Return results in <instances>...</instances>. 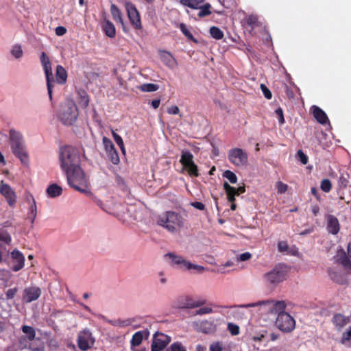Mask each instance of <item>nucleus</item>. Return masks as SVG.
Returning <instances> with one entry per match:
<instances>
[{
	"instance_id": "50",
	"label": "nucleus",
	"mask_w": 351,
	"mask_h": 351,
	"mask_svg": "<svg viewBox=\"0 0 351 351\" xmlns=\"http://www.w3.org/2000/svg\"><path fill=\"white\" fill-rule=\"evenodd\" d=\"M351 341V326L348 328V329L344 332L342 335L341 342V343H345L347 341Z\"/></svg>"
},
{
	"instance_id": "26",
	"label": "nucleus",
	"mask_w": 351,
	"mask_h": 351,
	"mask_svg": "<svg viewBox=\"0 0 351 351\" xmlns=\"http://www.w3.org/2000/svg\"><path fill=\"white\" fill-rule=\"evenodd\" d=\"M9 134L11 147L15 146L16 145H20L21 143H24L22 134L15 130L11 129L10 130Z\"/></svg>"
},
{
	"instance_id": "36",
	"label": "nucleus",
	"mask_w": 351,
	"mask_h": 351,
	"mask_svg": "<svg viewBox=\"0 0 351 351\" xmlns=\"http://www.w3.org/2000/svg\"><path fill=\"white\" fill-rule=\"evenodd\" d=\"M180 29L183 34L189 40L193 41L195 43H197L198 41L196 38H195L190 32V30L187 28L186 25L184 23L180 24Z\"/></svg>"
},
{
	"instance_id": "24",
	"label": "nucleus",
	"mask_w": 351,
	"mask_h": 351,
	"mask_svg": "<svg viewBox=\"0 0 351 351\" xmlns=\"http://www.w3.org/2000/svg\"><path fill=\"white\" fill-rule=\"evenodd\" d=\"M348 318L341 313H336L332 318V323L338 330L342 329L348 322Z\"/></svg>"
},
{
	"instance_id": "42",
	"label": "nucleus",
	"mask_w": 351,
	"mask_h": 351,
	"mask_svg": "<svg viewBox=\"0 0 351 351\" xmlns=\"http://www.w3.org/2000/svg\"><path fill=\"white\" fill-rule=\"evenodd\" d=\"M108 157L109 158V160L114 164V165H118L120 162L119 156L118 154L117 151L116 149H114L113 150L107 152Z\"/></svg>"
},
{
	"instance_id": "11",
	"label": "nucleus",
	"mask_w": 351,
	"mask_h": 351,
	"mask_svg": "<svg viewBox=\"0 0 351 351\" xmlns=\"http://www.w3.org/2000/svg\"><path fill=\"white\" fill-rule=\"evenodd\" d=\"M77 341L79 348L86 351L94 345L95 339L89 330L84 329L78 334Z\"/></svg>"
},
{
	"instance_id": "54",
	"label": "nucleus",
	"mask_w": 351,
	"mask_h": 351,
	"mask_svg": "<svg viewBox=\"0 0 351 351\" xmlns=\"http://www.w3.org/2000/svg\"><path fill=\"white\" fill-rule=\"evenodd\" d=\"M261 89L265 98H267V99H271V97H272L271 92L265 84H261Z\"/></svg>"
},
{
	"instance_id": "48",
	"label": "nucleus",
	"mask_w": 351,
	"mask_h": 351,
	"mask_svg": "<svg viewBox=\"0 0 351 351\" xmlns=\"http://www.w3.org/2000/svg\"><path fill=\"white\" fill-rule=\"evenodd\" d=\"M102 141L106 152H110L115 149L113 143L110 138L104 136Z\"/></svg>"
},
{
	"instance_id": "5",
	"label": "nucleus",
	"mask_w": 351,
	"mask_h": 351,
	"mask_svg": "<svg viewBox=\"0 0 351 351\" xmlns=\"http://www.w3.org/2000/svg\"><path fill=\"white\" fill-rule=\"evenodd\" d=\"M289 268L287 265L278 264L270 271L266 273L263 278L267 285L276 287L278 284L286 280Z\"/></svg>"
},
{
	"instance_id": "47",
	"label": "nucleus",
	"mask_w": 351,
	"mask_h": 351,
	"mask_svg": "<svg viewBox=\"0 0 351 351\" xmlns=\"http://www.w3.org/2000/svg\"><path fill=\"white\" fill-rule=\"evenodd\" d=\"M186 269L188 270L194 269L196 270L198 273H202L205 271V268L203 266L193 264L189 261L186 263Z\"/></svg>"
},
{
	"instance_id": "7",
	"label": "nucleus",
	"mask_w": 351,
	"mask_h": 351,
	"mask_svg": "<svg viewBox=\"0 0 351 351\" xmlns=\"http://www.w3.org/2000/svg\"><path fill=\"white\" fill-rule=\"evenodd\" d=\"M180 162L190 176L198 177L199 176L198 167L193 161V155L189 151L182 152Z\"/></svg>"
},
{
	"instance_id": "14",
	"label": "nucleus",
	"mask_w": 351,
	"mask_h": 351,
	"mask_svg": "<svg viewBox=\"0 0 351 351\" xmlns=\"http://www.w3.org/2000/svg\"><path fill=\"white\" fill-rule=\"evenodd\" d=\"M41 289L36 286L25 288L23 292L22 300L24 303H30L37 300L41 295Z\"/></svg>"
},
{
	"instance_id": "33",
	"label": "nucleus",
	"mask_w": 351,
	"mask_h": 351,
	"mask_svg": "<svg viewBox=\"0 0 351 351\" xmlns=\"http://www.w3.org/2000/svg\"><path fill=\"white\" fill-rule=\"evenodd\" d=\"M285 308L286 304L284 301H278L273 304L271 312L277 313L278 315H279V313H286V312H285Z\"/></svg>"
},
{
	"instance_id": "49",
	"label": "nucleus",
	"mask_w": 351,
	"mask_h": 351,
	"mask_svg": "<svg viewBox=\"0 0 351 351\" xmlns=\"http://www.w3.org/2000/svg\"><path fill=\"white\" fill-rule=\"evenodd\" d=\"M297 157L302 164L306 165L308 163V156L303 152L302 150L299 149L297 152Z\"/></svg>"
},
{
	"instance_id": "1",
	"label": "nucleus",
	"mask_w": 351,
	"mask_h": 351,
	"mask_svg": "<svg viewBox=\"0 0 351 351\" xmlns=\"http://www.w3.org/2000/svg\"><path fill=\"white\" fill-rule=\"evenodd\" d=\"M66 175L69 186L82 193H88V180L80 164L73 168L64 171Z\"/></svg>"
},
{
	"instance_id": "22",
	"label": "nucleus",
	"mask_w": 351,
	"mask_h": 351,
	"mask_svg": "<svg viewBox=\"0 0 351 351\" xmlns=\"http://www.w3.org/2000/svg\"><path fill=\"white\" fill-rule=\"evenodd\" d=\"M104 34L109 38H114L116 36V28L114 24L107 19H104L101 23Z\"/></svg>"
},
{
	"instance_id": "41",
	"label": "nucleus",
	"mask_w": 351,
	"mask_h": 351,
	"mask_svg": "<svg viewBox=\"0 0 351 351\" xmlns=\"http://www.w3.org/2000/svg\"><path fill=\"white\" fill-rule=\"evenodd\" d=\"M199 327L202 332L208 333L213 330V324L212 322L205 320L200 323Z\"/></svg>"
},
{
	"instance_id": "18",
	"label": "nucleus",
	"mask_w": 351,
	"mask_h": 351,
	"mask_svg": "<svg viewBox=\"0 0 351 351\" xmlns=\"http://www.w3.org/2000/svg\"><path fill=\"white\" fill-rule=\"evenodd\" d=\"M326 222V228L329 233L335 235L339 232L340 224L338 219L335 216L332 215H327Z\"/></svg>"
},
{
	"instance_id": "15",
	"label": "nucleus",
	"mask_w": 351,
	"mask_h": 351,
	"mask_svg": "<svg viewBox=\"0 0 351 351\" xmlns=\"http://www.w3.org/2000/svg\"><path fill=\"white\" fill-rule=\"evenodd\" d=\"M11 269L13 271H18L22 269L25 265V256L17 249H14L10 253Z\"/></svg>"
},
{
	"instance_id": "46",
	"label": "nucleus",
	"mask_w": 351,
	"mask_h": 351,
	"mask_svg": "<svg viewBox=\"0 0 351 351\" xmlns=\"http://www.w3.org/2000/svg\"><path fill=\"white\" fill-rule=\"evenodd\" d=\"M320 188L325 193L330 192L332 189L331 182L328 179L322 180L321 182Z\"/></svg>"
},
{
	"instance_id": "53",
	"label": "nucleus",
	"mask_w": 351,
	"mask_h": 351,
	"mask_svg": "<svg viewBox=\"0 0 351 351\" xmlns=\"http://www.w3.org/2000/svg\"><path fill=\"white\" fill-rule=\"evenodd\" d=\"M171 351H186L180 342H175L169 348Z\"/></svg>"
},
{
	"instance_id": "38",
	"label": "nucleus",
	"mask_w": 351,
	"mask_h": 351,
	"mask_svg": "<svg viewBox=\"0 0 351 351\" xmlns=\"http://www.w3.org/2000/svg\"><path fill=\"white\" fill-rule=\"evenodd\" d=\"M270 303V302L269 300H263V301H259L258 302H255V303H250V304H242V305H239V306H222L223 308H236V307H241V308H250V307H255V306H260V305H262V304H269Z\"/></svg>"
},
{
	"instance_id": "64",
	"label": "nucleus",
	"mask_w": 351,
	"mask_h": 351,
	"mask_svg": "<svg viewBox=\"0 0 351 351\" xmlns=\"http://www.w3.org/2000/svg\"><path fill=\"white\" fill-rule=\"evenodd\" d=\"M55 32L57 36H63L66 33V29L63 26H58L56 28Z\"/></svg>"
},
{
	"instance_id": "58",
	"label": "nucleus",
	"mask_w": 351,
	"mask_h": 351,
	"mask_svg": "<svg viewBox=\"0 0 351 351\" xmlns=\"http://www.w3.org/2000/svg\"><path fill=\"white\" fill-rule=\"evenodd\" d=\"M17 291L18 289L16 287L8 289L5 293L6 298L8 300L14 298Z\"/></svg>"
},
{
	"instance_id": "55",
	"label": "nucleus",
	"mask_w": 351,
	"mask_h": 351,
	"mask_svg": "<svg viewBox=\"0 0 351 351\" xmlns=\"http://www.w3.org/2000/svg\"><path fill=\"white\" fill-rule=\"evenodd\" d=\"M276 188L279 193H285L287 191L288 186L281 181H278L276 183Z\"/></svg>"
},
{
	"instance_id": "34",
	"label": "nucleus",
	"mask_w": 351,
	"mask_h": 351,
	"mask_svg": "<svg viewBox=\"0 0 351 351\" xmlns=\"http://www.w3.org/2000/svg\"><path fill=\"white\" fill-rule=\"evenodd\" d=\"M143 339V333L142 331H138L135 332L130 341L131 346H139Z\"/></svg>"
},
{
	"instance_id": "44",
	"label": "nucleus",
	"mask_w": 351,
	"mask_h": 351,
	"mask_svg": "<svg viewBox=\"0 0 351 351\" xmlns=\"http://www.w3.org/2000/svg\"><path fill=\"white\" fill-rule=\"evenodd\" d=\"M210 7L211 6L209 3H206V4L204 5L203 6H202L200 5V8H198L200 10V11L198 13V16L204 17V16L210 15L211 14V12L210 10Z\"/></svg>"
},
{
	"instance_id": "19",
	"label": "nucleus",
	"mask_w": 351,
	"mask_h": 351,
	"mask_svg": "<svg viewBox=\"0 0 351 351\" xmlns=\"http://www.w3.org/2000/svg\"><path fill=\"white\" fill-rule=\"evenodd\" d=\"M13 154L20 159L22 163L26 164L28 162V154L27 153L24 143L16 145L11 147Z\"/></svg>"
},
{
	"instance_id": "63",
	"label": "nucleus",
	"mask_w": 351,
	"mask_h": 351,
	"mask_svg": "<svg viewBox=\"0 0 351 351\" xmlns=\"http://www.w3.org/2000/svg\"><path fill=\"white\" fill-rule=\"evenodd\" d=\"M80 104L82 107L86 108L89 104V99L86 94L82 95L80 98Z\"/></svg>"
},
{
	"instance_id": "32",
	"label": "nucleus",
	"mask_w": 351,
	"mask_h": 351,
	"mask_svg": "<svg viewBox=\"0 0 351 351\" xmlns=\"http://www.w3.org/2000/svg\"><path fill=\"white\" fill-rule=\"evenodd\" d=\"M180 2L184 6L193 9H198L200 8V5L204 2V0H180Z\"/></svg>"
},
{
	"instance_id": "37",
	"label": "nucleus",
	"mask_w": 351,
	"mask_h": 351,
	"mask_svg": "<svg viewBox=\"0 0 351 351\" xmlns=\"http://www.w3.org/2000/svg\"><path fill=\"white\" fill-rule=\"evenodd\" d=\"M209 32L210 36L216 40H221L224 36L223 32L218 27L215 26L211 27Z\"/></svg>"
},
{
	"instance_id": "17",
	"label": "nucleus",
	"mask_w": 351,
	"mask_h": 351,
	"mask_svg": "<svg viewBox=\"0 0 351 351\" xmlns=\"http://www.w3.org/2000/svg\"><path fill=\"white\" fill-rule=\"evenodd\" d=\"M110 13L112 16L113 20L117 23H119L123 29V31L125 33H128L130 29L128 27H127L123 22L122 13L119 8L114 3H112L110 5Z\"/></svg>"
},
{
	"instance_id": "28",
	"label": "nucleus",
	"mask_w": 351,
	"mask_h": 351,
	"mask_svg": "<svg viewBox=\"0 0 351 351\" xmlns=\"http://www.w3.org/2000/svg\"><path fill=\"white\" fill-rule=\"evenodd\" d=\"M328 274L330 278V279L338 284H343L345 282V278L344 276L339 273L338 271H335L332 268H328Z\"/></svg>"
},
{
	"instance_id": "35",
	"label": "nucleus",
	"mask_w": 351,
	"mask_h": 351,
	"mask_svg": "<svg viewBox=\"0 0 351 351\" xmlns=\"http://www.w3.org/2000/svg\"><path fill=\"white\" fill-rule=\"evenodd\" d=\"M159 86L152 83H146L138 86V89L142 92H154L158 90Z\"/></svg>"
},
{
	"instance_id": "10",
	"label": "nucleus",
	"mask_w": 351,
	"mask_h": 351,
	"mask_svg": "<svg viewBox=\"0 0 351 351\" xmlns=\"http://www.w3.org/2000/svg\"><path fill=\"white\" fill-rule=\"evenodd\" d=\"M125 9L128 17L133 28L136 30H141L143 29V25L140 14L136 6L132 3L128 2L125 4Z\"/></svg>"
},
{
	"instance_id": "39",
	"label": "nucleus",
	"mask_w": 351,
	"mask_h": 351,
	"mask_svg": "<svg viewBox=\"0 0 351 351\" xmlns=\"http://www.w3.org/2000/svg\"><path fill=\"white\" fill-rule=\"evenodd\" d=\"M245 21L249 27L252 29H254L255 27L259 25V23L258 21V17L256 15L250 14L245 18Z\"/></svg>"
},
{
	"instance_id": "43",
	"label": "nucleus",
	"mask_w": 351,
	"mask_h": 351,
	"mask_svg": "<svg viewBox=\"0 0 351 351\" xmlns=\"http://www.w3.org/2000/svg\"><path fill=\"white\" fill-rule=\"evenodd\" d=\"M349 175L341 174L338 179V186L340 189H346L349 183Z\"/></svg>"
},
{
	"instance_id": "29",
	"label": "nucleus",
	"mask_w": 351,
	"mask_h": 351,
	"mask_svg": "<svg viewBox=\"0 0 351 351\" xmlns=\"http://www.w3.org/2000/svg\"><path fill=\"white\" fill-rule=\"evenodd\" d=\"M165 256L169 257L171 259L173 265H182L186 268V263H188V261L184 260L182 256L176 255L171 252L167 253L165 254Z\"/></svg>"
},
{
	"instance_id": "12",
	"label": "nucleus",
	"mask_w": 351,
	"mask_h": 351,
	"mask_svg": "<svg viewBox=\"0 0 351 351\" xmlns=\"http://www.w3.org/2000/svg\"><path fill=\"white\" fill-rule=\"evenodd\" d=\"M0 193L5 198L6 202L11 208H14L16 203V194L11 186L1 181L0 184Z\"/></svg>"
},
{
	"instance_id": "56",
	"label": "nucleus",
	"mask_w": 351,
	"mask_h": 351,
	"mask_svg": "<svg viewBox=\"0 0 351 351\" xmlns=\"http://www.w3.org/2000/svg\"><path fill=\"white\" fill-rule=\"evenodd\" d=\"M12 54L16 58H19L23 55V51L20 46H14L12 50Z\"/></svg>"
},
{
	"instance_id": "13",
	"label": "nucleus",
	"mask_w": 351,
	"mask_h": 351,
	"mask_svg": "<svg viewBox=\"0 0 351 351\" xmlns=\"http://www.w3.org/2000/svg\"><path fill=\"white\" fill-rule=\"evenodd\" d=\"M171 341V337L163 333L156 332L152 343L151 351H162Z\"/></svg>"
},
{
	"instance_id": "40",
	"label": "nucleus",
	"mask_w": 351,
	"mask_h": 351,
	"mask_svg": "<svg viewBox=\"0 0 351 351\" xmlns=\"http://www.w3.org/2000/svg\"><path fill=\"white\" fill-rule=\"evenodd\" d=\"M108 322L114 326L125 327L131 324L132 322L130 319H116L108 320Z\"/></svg>"
},
{
	"instance_id": "3",
	"label": "nucleus",
	"mask_w": 351,
	"mask_h": 351,
	"mask_svg": "<svg viewBox=\"0 0 351 351\" xmlns=\"http://www.w3.org/2000/svg\"><path fill=\"white\" fill-rule=\"evenodd\" d=\"M58 120L65 125H73L78 117V108L73 99H66L57 113Z\"/></svg>"
},
{
	"instance_id": "57",
	"label": "nucleus",
	"mask_w": 351,
	"mask_h": 351,
	"mask_svg": "<svg viewBox=\"0 0 351 351\" xmlns=\"http://www.w3.org/2000/svg\"><path fill=\"white\" fill-rule=\"evenodd\" d=\"M112 134L114 141L119 145V147H123V145L124 143H123V141L121 136L120 135H119L118 134H117L114 131L112 132Z\"/></svg>"
},
{
	"instance_id": "4",
	"label": "nucleus",
	"mask_w": 351,
	"mask_h": 351,
	"mask_svg": "<svg viewBox=\"0 0 351 351\" xmlns=\"http://www.w3.org/2000/svg\"><path fill=\"white\" fill-rule=\"evenodd\" d=\"M158 224L165 228L168 231L174 232L183 226V218L178 213L173 211H167L159 216Z\"/></svg>"
},
{
	"instance_id": "51",
	"label": "nucleus",
	"mask_w": 351,
	"mask_h": 351,
	"mask_svg": "<svg viewBox=\"0 0 351 351\" xmlns=\"http://www.w3.org/2000/svg\"><path fill=\"white\" fill-rule=\"evenodd\" d=\"M228 330L232 335H237L239 333V327L233 323H228Z\"/></svg>"
},
{
	"instance_id": "61",
	"label": "nucleus",
	"mask_w": 351,
	"mask_h": 351,
	"mask_svg": "<svg viewBox=\"0 0 351 351\" xmlns=\"http://www.w3.org/2000/svg\"><path fill=\"white\" fill-rule=\"evenodd\" d=\"M213 313V309L210 307H202L196 311L195 315H204Z\"/></svg>"
},
{
	"instance_id": "8",
	"label": "nucleus",
	"mask_w": 351,
	"mask_h": 351,
	"mask_svg": "<svg viewBox=\"0 0 351 351\" xmlns=\"http://www.w3.org/2000/svg\"><path fill=\"white\" fill-rule=\"evenodd\" d=\"M276 327L282 332L292 331L295 326V322L289 313H279L275 322Z\"/></svg>"
},
{
	"instance_id": "52",
	"label": "nucleus",
	"mask_w": 351,
	"mask_h": 351,
	"mask_svg": "<svg viewBox=\"0 0 351 351\" xmlns=\"http://www.w3.org/2000/svg\"><path fill=\"white\" fill-rule=\"evenodd\" d=\"M116 182L122 191L127 189V186L124 179L119 175H116Z\"/></svg>"
},
{
	"instance_id": "27",
	"label": "nucleus",
	"mask_w": 351,
	"mask_h": 351,
	"mask_svg": "<svg viewBox=\"0 0 351 351\" xmlns=\"http://www.w3.org/2000/svg\"><path fill=\"white\" fill-rule=\"evenodd\" d=\"M46 192L49 197L54 198L61 195L62 193V189L60 186L53 183L47 187Z\"/></svg>"
},
{
	"instance_id": "59",
	"label": "nucleus",
	"mask_w": 351,
	"mask_h": 351,
	"mask_svg": "<svg viewBox=\"0 0 351 351\" xmlns=\"http://www.w3.org/2000/svg\"><path fill=\"white\" fill-rule=\"evenodd\" d=\"M0 241L5 243H10L11 242V237L7 232H0Z\"/></svg>"
},
{
	"instance_id": "45",
	"label": "nucleus",
	"mask_w": 351,
	"mask_h": 351,
	"mask_svg": "<svg viewBox=\"0 0 351 351\" xmlns=\"http://www.w3.org/2000/svg\"><path fill=\"white\" fill-rule=\"evenodd\" d=\"M223 176L228 179L232 184H235L237 182V177L234 173L230 170H226L223 172Z\"/></svg>"
},
{
	"instance_id": "60",
	"label": "nucleus",
	"mask_w": 351,
	"mask_h": 351,
	"mask_svg": "<svg viewBox=\"0 0 351 351\" xmlns=\"http://www.w3.org/2000/svg\"><path fill=\"white\" fill-rule=\"evenodd\" d=\"M276 114L278 117V119L279 121V123L282 124L285 123V119H284V114H283V110L281 108H278L275 111Z\"/></svg>"
},
{
	"instance_id": "21",
	"label": "nucleus",
	"mask_w": 351,
	"mask_h": 351,
	"mask_svg": "<svg viewBox=\"0 0 351 351\" xmlns=\"http://www.w3.org/2000/svg\"><path fill=\"white\" fill-rule=\"evenodd\" d=\"M313 117L320 124L324 125L328 121V118L325 112L317 106H313L311 108Z\"/></svg>"
},
{
	"instance_id": "16",
	"label": "nucleus",
	"mask_w": 351,
	"mask_h": 351,
	"mask_svg": "<svg viewBox=\"0 0 351 351\" xmlns=\"http://www.w3.org/2000/svg\"><path fill=\"white\" fill-rule=\"evenodd\" d=\"M21 330L26 336L20 338L18 346L20 349H24L27 348L29 341L35 339L36 332L33 327L26 325L22 326Z\"/></svg>"
},
{
	"instance_id": "20",
	"label": "nucleus",
	"mask_w": 351,
	"mask_h": 351,
	"mask_svg": "<svg viewBox=\"0 0 351 351\" xmlns=\"http://www.w3.org/2000/svg\"><path fill=\"white\" fill-rule=\"evenodd\" d=\"M160 58L161 61L169 69H173L178 66L177 60L169 51H160Z\"/></svg>"
},
{
	"instance_id": "25",
	"label": "nucleus",
	"mask_w": 351,
	"mask_h": 351,
	"mask_svg": "<svg viewBox=\"0 0 351 351\" xmlns=\"http://www.w3.org/2000/svg\"><path fill=\"white\" fill-rule=\"evenodd\" d=\"M67 80V73L62 65H58L56 69V81L60 84H64Z\"/></svg>"
},
{
	"instance_id": "9",
	"label": "nucleus",
	"mask_w": 351,
	"mask_h": 351,
	"mask_svg": "<svg viewBox=\"0 0 351 351\" xmlns=\"http://www.w3.org/2000/svg\"><path fill=\"white\" fill-rule=\"evenodd\" d=\"M228 158L231 163L237 167L246 165L248 162L247 153L241 148L230 149L228 153Z\"/></svg>"
},
{
	"instance_id": "23",
	"label": "nucleus",
	"mask_w": 351,
	"mask_h": 351,
	"mask_svg": "<svg viewBox=\"0 0 351 351\" xmlns=\"http://www.w3.org/2000/svg\"><path fill=\"white\" fill-rule=\"evenodd\" d=\"M337 262L342 265L346 269H351V261L343 249L337 251L336 255Z\"/></svg>"
},
{
	"instance_id": "2",
	"label": "nucleus",
	"mask_w": 351,
	"mask_h": 351,
	"mask_svg": "<svg viewBox=\"0 0 351 351\" xmlns=\"http://www.w3.org/2000/svg\"><path fill=\"white\" fill-rule=\"evenodd\" d=\"M59 159L63 171L80 164V151L71 145H64L60 149Z\"/></svg>"
},
{
	"instance_id": "30",
	"label": "nucleus",
	"mask_w": 351,
	"mask_h": 351,
	"mask_svg": "<svg viewBox=\"0 0 351 351\" xmlns=\"http://www.w3.org/2000/svg\"><path fill=\"white\" fill-rule=\"evenodd\" d=\"M223 189L227 195V199L228 202L233 203L235 202V193H234V187L230 186L227 182L223 184Z\"/></svg>"
},
{
	"instance_id": "31",
	"label": "nucleus",
	"mask_w": 351,
	"mask_h": 351,
	"mask_svg": "<svg viewBox=\"0 0 351 351\" xmlns=\"http://www.w3.org/2000/svg\"><path fill=\"white\" fill-rule=\"evenodd\" d=\"M37 215V206L36 203L33 202L29 206L28 212L27 214V219L30 221L32 223H33L35 221V219Z\"/></svg>"
},
{
	"instance_id": "62",
	"label": "nucleus",
	"mask_w": 351,
	"mask_h": 351,
	"mask_svg": "<svg viewBox=\"0 0 351 351\" xmlns=\"http://www.w3.org/2000/svg\"><path fill=\"white\" fill-rule=\"evenodd\" d=\"M223 348L219 342L211 343L210 346V351H222Z\"/></svg>"
},
{
	"instance_id": "6",
	"label": "nucleus",
	"mask_w": 351,
	"mask_h": 351,
	"mask_svg": "<svg viewBox=\"0 0 351 351\" xmlns=\"http://www.w3.org/2000/svg\"><path fill=\"white\" fill-rule=\"evenodd\" d=\"M40 60L46 77L49 97L50 101H52L53 87L55 84V80L52 72L51 62L47 53L44 51L40 54Z\"/></svg>"
}]
</instances>
